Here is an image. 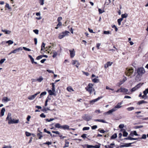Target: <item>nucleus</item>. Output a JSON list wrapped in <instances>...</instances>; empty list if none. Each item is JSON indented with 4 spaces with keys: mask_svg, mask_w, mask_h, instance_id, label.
Returning a JSON list of instances; mask_svg holds the SVG:
<instances>
[{
    "mask_svg": "<svg viewBox=\"0 0 148 148\" xmlns=\"http://www.w3.org/2000/svg\"><path fill=\"white\" fill-rule=\"evenodd\" d=\"M98 11L99 12V14H101L103 12H104L105 11L104 10H102L101 9L99 8Z\"/></svg>",
    "mask_w": 148,
    "mask_h": 148,
    "instance_id": "nucleus-41",
    "label": "nucleus"
},
{
    "mask_svg": "<svg viewBox=\"0 0 148 148\" xmlns=\"http://www.w3.org/2000/svg\"><path fill=\"white\" fill-rule=\"evenodd\" d=\"M43 56H42V55L38 56L36 58V59L37 60H40L42 58Z\"/></svg>",
    "mask_w": 148,
    "mask_h": 148,
    "instance_id": "nucleus-54",
    "label": "nucleus"
},
{
    "mask_svg": "<svg viewBox=\"0 0 148 148\" xmlns=\"http://www.w3.org/2000/svg\"><path fill=\"white\" fill-rule=\"evenodd\" d=\"M99 79L97 78H94L92 79V82L94 83H96L98 82Z\"/></svg>",
    "mask_w": 148,
    "mask_h": 148,
    "instance_id": "nucleus-46",
    "label": "nucleus"
},
{
    "mask_svg": "<svg viewBox=\"0 0 148 148\" xmlns=\"http://www.w3.org/2000/svg\"><path fill=\"white\" fill-rule=\"evenodd\" d=\"M134 109V108L133 107H129L127 108V109L129 111H131L132 110H133Z\"/></svg>",
    "mask_w": 148,
    "mask_h": 148,
    "instance_id": "nucleus-44",
    "label": "nucleus"
},
{
    "mask_svg": "<svg viewBox=\"0 0 148 148\" xmlns=\"http://www.w3.org/2000/svg\"><path fill=\"white\" fill-rule=\"evenodd\" d=\"M132 143H125L124 145H120V147H129L131 146V145Z\"/></svg>",
    "mask_w": 148,
    "mask_h": 148,
    "instance_id": "nucleus-16",
    "label": "nucleus"
},
{
    "mask_svg": "<svg viewBox=\"0 0 148 148\" xmlns=\"http://www.w3.org/2000/svg\"><path fill=\"white\" fill-rule=\"evenodd\" d=\"M43 77H40L39 78L37 79L36 81L39 82H41L43 80Z\"/></svg>",
    "mask_w": 148,
    "mask_h": 148,
    "instance_id": "nucleus-35",
    "label": "nucleus"
},
{
    "mask_svg": "<svg viewBox=\"0 0 148 148\" xmlns=\"http://www.w3.org/2000/svg\"><path fill=\"white\" fill-rule=\"evenodd\" d=\"M54 120V118H51L50 119H45V120L47 122H50Z\"/></svg>",
    "mask_w": 148,
    "mask_h": 148,
    "instance_id": "nucleus-38",
    "label": "nucleus"
},
{
    "mask_svg": "<svg viewBox=\"0 0 148 148\" xmlns=\"http://www.w3.org/2000/svg\"><path fill=\"white\" fill-rule=\"evenodd\" d=\"M90 129L89 127H84L83 128L82 130L83 131L88 130Z\"/></svg>",
    "mask_w": 148,
    "mask_h": 148,
    "instance_id": "nucleus-50",
    "label": "nucleus"
},
{
    "mask_svg": "<svg viewBox=\"0 0 148 148\" xmlns=\"http://www.w3.org/2000/svg\"><path fill=\"white\" fill-rule=\"evenodd\" d=\"M93 84L89 83L88 85L85 88L86 90L88 91L90 94H91L92 92L94 91V94H95V92L94 88L93 87Z\"/></svg>",
    "mask_w": 148,
    "mask_h": 148,
    "instance_id": "nucleus-3",
    "label": "nucleus"
},
{
    "mask_svg": "<svg viewBox=\"0 0 148 148\" xmlns=\"http://www.w3.org/2000/svg\"><path fill=\"white\" fill-rule=\"evenodd\" d=\"M28 57L30 58L31 61L32 63H33V62H34V59L32 58V56L30 55H29Z\"/></svg>",
    "mask_w": 148,
    "mask_h": 148,
    "instance_id": "nucleus-34",
    "label": "nucleus"
},
{
    "mask_svg": "<svg viewBox=\"0 0 148 148\" xmlns=\"http://www.w3.org/2000/svg\"><path fill=\"white\" fill-rule=\"evenodd\" d=\"M112 27L113 28H114L115 29V31L116 32H117L118 31V28L116 27L115 25H114L112 26Z\"/></svg>",
    "mask_w": 148,
    "mask_h": 148,
    "instance_id": "nucleus-49",
    "label": "nucleus"
},
{
    "mask_svg": "<svg viewBox=\"0 0 148 148\" xmlns=\"http://www.w3.org/2000/svg\"><path fill=\"white\" fill-rule=\"evenodd\" d=\"M69 142L67 141V140H65V144L64 147H67L69 146Z\"/></svg>",
    "mask_w": 148,
    "mask_h": 148,
    "instance_id": "nucleus-29",
    "label": "nucleus"
},
{
    "mask_svg": "<svg viewBox=\"0 0 148 148\" xmlns=\"http://www.w3.org/2000/svg\"><path fill=\"white\" fill-rule=\"evenodd\" d=\"M40 116L42 118H45L46 117V116L44 113H42L40 115Z\"/></svg>",
    "mask_w": 148,
    "mask_h": 148,
    "instance_id": "nucleus-63",
    "label": "nucleus"
},
{
    "mask_svg": "<svg viewBox=\"0 0 148 148\" xmlns=\"http://www.w3.org/2000/svg\"><path fill=\"white\" fill-rule=\"evenodd\" d=\"M85 147H86L87 148H93V146L92 145H85Z\"/></svg>",
    "mask_w": 148,
    "mask_h": 148,
    "instance_id": "nucleus-40",
    "label": "nucleus"
},
{
    "mask_svg": "<svg viewBox=\"0 0 148 148\" xmlns=\"http://www.w3.org/2000/svg\"><path fill=\"white\" fill-rule=\"evenodd\" d=\"M6 121H8V123L9 124H11L14 123H18L19 122V120H15L14 119H12L11 114L8 113L6 119Z\"/></svg>",
    "mask_w": 148,
    "mask_h": 148,
    "instance_id": "nucleus-1",
    "label": "nucleus"
},
{
    "mask_svg": "<svg viewBox=\"0 0 148 148\" xmlns=\"http://www.w3.org/2000/svg\"><path fill=\"white\" fill-rule=\"evenodd\" d=\"M142 85V84H141V83H140L138 84H137L136 86L135 87H136V89H138L139 88H140V86Z\"/></svg>",
    "mask_w": 148,
    "mask_h": 148,
    "instance_id": "nucleus-43",
    "label": "nucleus"
},
{
    "mask_svg": "<svg viewBox=\"0 0 148 148\" xmlns=\"http://www.w3.org/2000/svg\"><path fill=\"white\" fill-rule=\"evenodd\" d=\"M6 60L5 59L3 58L1 60H0V64H2Z\"/></svg>",
    "mask_w": 148,
    "mask_h": 148,
    "instance_id": "nucleus-48",
    "label": "nucleus"
},
{
    "mask_svg": "<svg viewBox=\"0 0 148 148\" xmlns=\"http://www.w3.org/2000/svg\"><path fill=\"white\" fill-rule=\"evenodd\" d=\"M123 136L124 137H126L127 136L128 133L124 129H121V131H123Z\"/></svg>",
    "mask_w": 148,
    "mask_h": 148,
    "instance_id": "nucleus-18",
    "label": "nucleus"
},
{
    "mask_svg": "<svg viewBox=\"0 0 148 148\" xmlns=\"http://www.w3.org/2000/svg\"><path fill=\"white\" fill-rule=\"evenodd\" d=\"M95 121H98L101 122L103 123H106V122L103 119H95L94 120Z\"/></svg>",
    "mask_w": 148,
    "mask_h": 148,
    "instance_id": "nucleus-24",
    "label": "nucleus"
},
{
    "mask_svg": "<svg viewBox=\"0 0 148 148\" xmlns=\"http://www.w3.org/2000/svg\"><path fill=\"white\" fill-rule=\"evenodd\" d=\"M143 93L144 94L147 95V94L148 93V88L146 89L145 90L143 91Z\"/></svg>",
    "mask_w": 148,
    "mask_h": 148,
    "instance_id": "nucleus-47",
    "label": "nucleus"
},
{
    "mask_svg": "<svg viewBox=\"0 0 148 148\" xmlns=\"http://www.w3.org/2000/svg\"><path fill=\"white\" fill-rule=\"evenodd\" d=\"M5 7L8 8V9L9 10L11 9V8L10 7L9 4L8 3H6V5H5Z\"/></svg>",
    "mask_w": 148,
    "mask_h": 148,
    "instance_id": "nucleus-55",
    "label": "nucleus"
},
{
    "mask_svg": "<svg viewBox=\"0 0 148 148\" xmlns=\"http://www.w3.org/2000/svg\"><path fill=\"white\" fill-rule=\"evenodd\" d=\"M142 98L143 99H146L147 98V96H146V95L144 94V95L142 96Z\"/></svg>",
    "mask_w": 148,
    "mask_h": 148,
    "instance_id": "nucleus-64",
    "label": "nucleus"
},
{
    "mask_svg": "<svg viewBox=\"0 0 148 148\" xmlns=\"http://www.w3.org/2000/svg\"><path fill=\"white\" fill-rule=\"evenodd\" d=\"M127 14H122L121 15V18H122L123 19L124 18H125L127 17Z\"/></svg>",
    "mask_w": 148,
    "mask_h": 148,
    "instance_id": "nucleus-36",
    "label": "nucleus"
},
{
    "mask_svg": "<svg viewBox=\"0 0 148 148\" xmlns=\"http://www.w3.org/2000/svg\"><path fill=\"white\" fill-rule=\"evenodd\" d=\"M83 118L87 121H89L92 119V116L88 114H85Z\"/></svg>",
    "mask_w": 148,
    "mask_h": 148,
    "instance_id": "nucleus-9",
    "label": "nucleus"
},
{
    "mask_svg": "<svg viewBox=\"0 0 148 148\" xmlns=\"http://www.w3.org/2000/svg\"><path fill=\"white\" fill-rule=\"evenodd\" d=\"M143 127V125H139V126H137L134 127V128L135 129H138V128H140Z\"/></svg>",
    "mask_w": 148,
    "mask_h": 148,
    "instance_id": "nucleus-45",
    "label": "nucleus"
},
{
    "mask_svg": "<svg viewBox=\"0 0 148 148\" xmlns=\"http://www.w3.org/2000/svg\"><path fill=\"white\" fill-rule=\"evenodd\" d=\"M121 90L120 92L124 93V94H130V92L128 91V90L124 88L121 87Z\"/></svg>",
    "mask_w": 148,
    "mask_h": 148,
    "instance_id": "nucleus-8",
    "label": "nucleus"
},
{
    "mask_svg": "<svg viewBox=\"0 0 148 148\" xmlns=\"http://www.w3.org/2000/svg\"><path fill=\"white\" fill-rule=\"evenodd\" d=\"M122 103V102H120L118 103L117 105L115 106L114 108H120L121 107V105Z\"/></svg>",
    "mask_w": 148,
    "mask_h": 148,
    "instance_id": "nucleus-23",
    "label": "nucleus"
},
{
    "mask_svg": "<svg viewBox=\"0 0 148 148\" xmlns=\"http://www.w3.org/2000/svg\"><path fill=\"white\" fill-rule=\"evenodd\" d=\"M45 44L44 42H42V45L41 46V51L43 50V48H45Z\"/></svg>",
    "mask_w": 148,
    "mask_h": 148,
    "instance_id": "nucleus-42",
    "label": "nucleus"
},
{
    "mask_svg": "<svg viewBox=\"0 0 148 148\" xmlns=\"http://www.w3.org/2000/svg\"><path fill=\"white\" fill-rule=\"evenodd\" d=\"M23 49L21 47H19L17 48L15 50H13L11 51V53H16L17 52H19L20 51L22 50Z\"/></svg>",
    "mask_w": 148,
    "mask_h": 148,
    "instance_id": "nucleus-14",
    "label": "nucleus"
},
{
    "mask_svg": "<svg viewBox=\"0 0 148 148\" xmlns=\"http://www.w3.org/2000/svg\"><path fill=\"white\" fill-rule=\"evenodd\" d=\"M124 127V125L123 124H121L119 126V127L120 129L123 128Z\"/></svg>",
    "mask_w": 148,
    "mask_h": 148,
    "instance_id": "nucleus-62",
    "label": "nucleus"
},
{
    "mask_svg": "<svg viewBox=\"0 0 148 148\" xmlns=\"http://www.w3.org/2000/svg\"><path fill=\"white\" fill-rule=\"evenodd\" d=\"M137 90V89H136V87L135 86V87L132 88L131 90V92H134V91H135V90Z\"/></svg>",
    "mask_w": 148,
    "mask_h": 148,
    "instance_id": "nucleus-51",
    "label": "nucleus"
},
{
    "mask_svg": "<svg viewBox=\"0 0 148 148\" xmlns=\"http://www.w3.org/2000/svg\"><path fill=\"white\" fill-rule=\"evenodd\" d=\"M134 72V69L132 68H127L126 69L125 73V75L128 76H130L131 77V76Z\"/></svg>",
    "mask_w": 148,
    "mask_h": 148,
    "instance_id": "nucleus-4",
    "label": "nucleus"
},
{
    "mask_svg": "<svg viewBox=\"0 0 148 148\" xmlns=\"http://www.w3.org/2000/svg\"><path fill=\"white\" fill-rule=\"evenodd\" d=\"M147 138L146 135L145 134H144L142 135V137L140 139H146Z\"/></svg>",
    "mask_w": 148,
    "mask_h": 148,
    "instance_id": "nucleus-57",
    "label": "nucleus"
},
{
    "mask_svg": "<svg viewBox=\"0 0 148 148\" xmlns=\"http://www.w3.org/2000/svg\"><path fill=\"white\" fill-rule=\"evenodd\" d=\"M147 103V102L146 101H145L144 100H141L138 101V103H137V104L138 105H140L143 103Z\"/></svg>",
    "mask_w": 148,
    "mask_h": 148,
    "instance_id": "nucleus-21",
    "label": "nucleus"
},
{
    "mask_svg": "<svg viewBox=\"0 0 148 148\" xmlns=\"http://www.w3.org/2000/svg\"><path fill=\"white\" fill-rule=\"evenodd\" d=\"M56 128L63 129L64 130H69V126L67 125H64L61 126L59 123H56Z\"/></svg>",
    "mask_w": 148,
    "mask_h": 148,
    "instance_id": "nucleus-5",
    "label": "nucleus"
},
{
    "mask_svg": "<svg viewBox=\"0 0 148 148\" xmlns=\"http://www.w3.org/2000/svg\"><path fill=\"white\" fill-rule=\"evenodd\" d=\"M123 20L122 18H120L117 20V22L119 25H121V22Z\"/></svg>",
    "mask_w": 148,
    "mask_h": 148,
    "instance_id": "nucleus-32",
    "label": "nucleus"
},
{
    "mask_svg": "<svg viewBox=\"0 0 148 148\" xmlns=\"http://www.w3.org/2000/svg\"><path fill=\"white\" fill-rule=\"evenodd\" d=\"M100 145H96L95 146H93V148H100Z\"/></svg>",
    "mask_w": 148,
    "mask_h": 148,
    "instance_id": "nucleus-59",
    "label": "nucleus"
},
{
    "mask_svg": "<svg viewBox=\"0 0 148 148\" xmlns=\"http://www.w3.org/2000/svg\"><path fill=\"white\" fill-rule=\"evenodd\" d=\"M55 83H52V84H52V90H47L48 91V92L49 93V94L50 95H55V93H54V92L55 91Z\"/></svg>",
    "mask_w": 148,
    "mask_h": 148,
    "instance_id": "nucleus-6",
    "label": "nucleus"
},
{
    "mask_svg": "<svg viewBox=\"0 0 148 148\" xmlns=\"http://www.w3.org/2000/svg\"><path fill=\"white\" fill-rule=\"evenodd\" d=\"M117 137V135L115 133L112 135L110 137L111 139H114Z\"/></svg>",
    "mask_w": 148,
    "mask_h": 148,
    "instance_id": "nucleus-30",
    "label": "nucleus"
},
{
    "mask_svg": "<svg viewBox=\"0 0 148 148\" xmlns=\"http://www.w3.org/2000/svg\"><path fill=\"white\" fill-rule=\"evenodd\" d=\"M69 33V31H65L64 32H62V33H60L59 34L58 37L59 39H61L65 36L69 35L68 34Z\"/></svg>",
    "mask_w": 148,
    "mask_h": 148,
    "instance_id": "nucleus-7",
    "label": "nucleus"
},
{
    "mask_svg": "<svg viewBox=\"0 0 148 148\" xmlns=\"http://www.w3.org/2000/svg\"><path fill=\"white\" fill-rule=\"evenodd\" d=\"M113 63V62H108L104 65V67L105 69H106L108 67L111 66Z\"/></svg>",
    "mask_w": 148,
    "mask_h": 148,
    "instance_id": "nucleus-13",
    "label": "nucleus"
},
{
    "mask_svg": "<svg viewBox=\"0 0 148 148\" xmlns=\"http://www.w3.org/2000/svg\"><path fill=\"white\" fill-rule=\"evenodd\" d=\"M98 131H99L101 133H104L106 132L103 130H100V129H99L98 130Z\"/></svg>",
    "mask_w": 148,
    "mask_h": 148,
    "instance_id": "nucleus-56",
    "label": "nucleus"
},
{
    "mask_svg": "<svg viewBox=\"0 0 148 148\" xmlns=\"http://www.w3.org/2000/svg\"><path fill=\"white\" fill-rule=\"evenodd\" d=\"M33 32L36 34H38V29L34 30Z\"/></svg>",
    "mask_w": 148,
    "mask_h": 148,
    "instance_id": "nucleus-60",
    "label": "nucleus"
},
{
    "mask_svg": "<svg viewBox=\"0 0 148 148\" xmlns=\"http://www.w3.org/2000/svg\"><path fill=\"white\" fill-rule=\"evenodd\" d=\"M97 128V126L96 125H93L91 127L92 129H93V130L95 129L96 128Z\"/></svg>",
    "mask_w": 148,
    "mask_h": 148,
    "instance_id": "nucleus-61",
    "label": "nucleus"
},
{
    "mask_svg": "<svg viewBox=\"0 0 148 148\" xmlns=\"http://www.w3.org/2000/svg\"><path fill=\"white\" fill-rule=\"evenodd\" d=\"M1 31L4 32H5V34H10L11 31L7 29H2Z\"/></svg>",
    "mask_w": 148,
    "mask_h": 148,
    "instance_id": "nucleus-20",
    "label": "nucleus"
},
{
    "mask_svg": "<svg viewBox=\"0 0 148 148\" xmlns=\"http://www.w3.org/2000/svg\"><path fill=\"white\" fill-rule=\"evenodd\" d=\"M40 93V92H38L34 95L29 96L28 97V99L30 100H33Z\"/></svg>",
    "mask_w": 148,
    "mask_h": 148,
    "instance_id": "nucleus-11",
    "label": "nucleus"
},
{
    "mask_svg": "<svg viewBox=\"0 0 148 148\" xmlns=\"http://www.w3.org/2000/svg\"><path fill=\"white\" fill-rule=\"evenodd\" d=\"M87 134H84L81 136V137H82L84 139H85L86 138Z\"/></svg>",
    "mask_w": 148,
    "mask_h": 148,
    "instance_id": "nucleus-52",
    "label": "nucleus"
},
{
    "mask_svg": "<svg viewBox=\"0 0 148 148\" xmlns=\"http://www.w3.org/2000/svg\"><path fill=\"white\" fill-rule=\"evenodd\" d=\"M56 134H58L59 135V136L60 138V139H63L65 138L66 137V136H62V135L61 134H60L59 133V132L58 131H56Z\"/></svg>",
    "mask_w": 148,
    "mask_h": 148,
    "instance_id": "nucleus-26",
    "label": "nucleus"
},
{
    "mask_svg": "<svg viewBox=\"0 0 148 148\" xmlns=\"http://www.w3.org/2000/svg\"><path fill=\"white\" fill-rule=\"evenodd\" d=\"M69 51L70 53V56L71 58H73L75 56V52L74 49H73L72 50H69Z\"/></svg>",
    "mask_w": 148,
    "mask_h": 148,
    "instance_id": "nucleus-12",
    "label": "nucleus"
},
{
    "mask_svg": "<svg viewBox=\"0 0 148 148\" xmlns=\"http://www.w3.org/2000/svg\"><path fill=\"white\" fill-rule=\"evenodd\" d=\"M47 92L46 91H44L43 92H42L40 95V97H39L40 98H41L43 96L47 94Z\"/></svg>",
    "mask_w": 148,
    "mask_h": 148,
    "instance_id": "nucleus-33",
    "label": "nucleus"
},
{
    "mask_svg": "<svg viewBox=\"0 0 148 148\" xmlns=\"http://www.w3.org/2000/svg\"><path fill=\"white\" fill-rule=\"evenodd\" d=\"M62 26V23L61 22H58V24L57 25L56 29L59 27H61Z\"/></svg>",
    "mask_w": 148,
    "mask_h": 148,
    "instance_id": "nucleus-31",
    "label": "nucleus"
},
{
    "mask_svg": "<svg viewBox=\"0 0 148 148\" xmlns=\"http://www.w3.org/2000/svg\"><path fill=\"white\" fill-rule=\"evenodd\" d=\"M6 43H8L9 45L12 44L13 43V42L11 40H9L8 41H7L6 42Z\"/></svg>",
    "mask_w": 148,
    "mask_h": 148,
    "instance_id": "nucleus-39",
    "label": "nucleus"
},
{
    "mask_svg": "<svg viewBox=\"0 0 148 148\" xmlns=\"http://www.w3.org/2000/svg\"><path fill=\"white\" fill-rule=\"evenodd\" d=\"M116 110V109L115 108H113L111 110H108V112H106V113L108 114H110L112 113V112L115 111Z\"/></svg>",
    "mask_w": 148,
    "mask_h": 148,
    "instance_id": "nucleus-22",
    "label": "nucleus"
},
{
    "mask_svg": "<svg viewBox=\"0 0 148 148\" xmlns=\"http://www.w3.org/2000/svg\"><path fill=\"white\" fill-rule=\"evenodd\" d=\"M62 19V18L61 17H59L57 19V21L58 22H60V21Z\"/></svg>",
    "mask_w": 148,
    "mask_h": 148,
    "instance_id": "nucleus-58",
    "label": "nucleus"
},
{
    "mask_svg": "<svg viewBox=\"0 0 148 148\" xmlns=\"http://www.w3.org/2000/svg\"><path fill=\"white\" fill-rule=\"evenodd\" d=\"M10 99L8 98L7 97H3L2 99V101L3 102H7L8 101H10Z\"/></svg>",
    "mask_w": 148,
    "mask_h": 148,
    "instance_id": "nucleus-17",
    "label": "nucleus"
},
{
    "mask_svg": "<svg viewBox=\"0 0 148 148\" xmlns=\"http://www.w3.org/2000/svg\"><path fill=\"white\" fill-rule=\"evenodd\" d=\"M25 133L26 136H30L32 134H31L27 132H26Z\"/></svg>",
    "mask_w": 148,
    "mask_h": 148,
    "instance_id": "nucleus-53",
    "label": "nucleus"
},
{
    "mask_svg": "<svg viewBox=\"0 0 148 148\" xmlns=\"http://www.w3.org/2000/svg\"><path fill=\"white\" fill-rule=\"evenodd\" d=\"M115 147V145L114 143H111L110 145L104 146L105 148H113Z\"/></svg>",
    "mask_w": 148,
    "mask_h": 148,
    "instance_id": "nucleus-15",
    "label": "nucleus"
},
{
    "mask_svg": "<svg viewBox=\"0 0 148 148\" xmlns=\"http://www.w3.org/2000/svg\"><path fill=\"white\" fill-rule=\"evenodd\" d=\"M38 131L39 132V133H37V135L39 139H41L43 136L42 134V133L39 130H38Z\"/></svg>",
    "mask_w": 148,
    "mask_h": 148,
    "instance_id": "nucleus-19",
    "label": "nucleus"
},
{
    "mask_svg": "<svg viewBox=\"0 0 148 148\" xmlns=\"http://www.w3.org/2000/svg\"><path fill=\"white\" fill-rule=\"evenodd\" d=\"M103 97L102 96H101L99 97L97 99L91 100L90 101V103L91 104H93L95 102L98 101L101 98H102Z\"/></svg>",
    "mask_w": 148,
    "mask_h": 148,
    "instance_id": "nucleus-10",
    "label": "nucleus"
},
{
    "mask_svg": "<svg viewBox=\"0 0 148 148\" xmlns=\"http://www.w3.org/2000/svg\"><path fill=\"white\" fill-rule=\"evenodd\" d=\"M72 64L73 65L75 64L76 63H77V64L78 65H80V63L78 62V61L76 60H72Z\"/></svg>",
    "mask_w": 148,
    "mask_h": 148,
    "instance_id": "nucleus-27",
    "label": "nucleus"
},
{
    "mask_svg": "<svg viewBox=\"0 0 148 148\" xmlns=\"http://www.w3.org/2000/svg\"><path fill=\"white\" fill-rule=\"evenodd\" d=\"M5 111V109L4 108H3L1 110V116L4 115V112Z\"/></svg>",
    "mask_w": 148,
    "mask_h": 148,
    "instance_id": "nucleus-28",
    "label": "nucleus"
},
{
    "mask_svg": "<svg viewBox=\"0 0 148 148\" xmlns=\"http://www.w3.org/2000/svg\"><path fill=\"white\" fill-rule=\"evenodd\" d=\"M66 89L69 92H71L72 91H74L73 88L71 86L68 87L66 88Z\"/></svg>",
    "mask_w": 148,
    "mask_h": 148,
    "instance_id": "nucleus-25",
    "label": "nucleus"
},
{
    "mask_svg": "<svg viewBox=\"0 0 148 148\" xmlns=\"http://www.w3.org/2000/svg\"><path fill=\"white\" fill-rule=\"evenodd\" d=\"M45 0H39V3L41 5H43L44 4Z\"/></svg>",
    "mask_w": 148,
    "mask_h": 148,
    "instance_id": "nucleus-37",
    "label": "nucleus"
},
{
    "mask_svg": "<svg viewBox=\"0 0 148 148\" xmlns=\"http://www.w3.org/2000/svg\"><path fill=\"white\" fill-rule=\"evenodd\" d=\"M145 72V69L143 67L138 68L136 71L137 74L136 76V78H140L142 75Z\"/></svg>",
    "mask_w": 148,
    "mask_h": 148,
    "instance_id": "nucleus-2",
    "label": "nucleus"
}]
</instances>
